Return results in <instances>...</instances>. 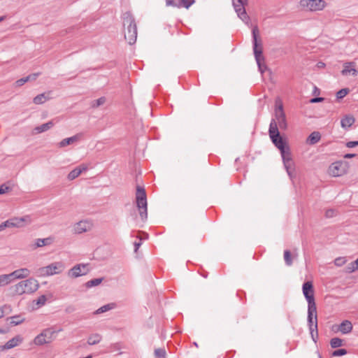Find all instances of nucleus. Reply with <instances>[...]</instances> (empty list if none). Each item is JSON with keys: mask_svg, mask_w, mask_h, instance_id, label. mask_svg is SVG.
I'll list each match as a JSON object with an SVG mask.
<instances>
[{"mask_svg": "<svg viewBox=\"0 0 358 358\" xmlns=\"http://www.w3.org/2000/svg\"><path fill=\"white\" fill-rule=\"evenodd\" d=\"M268 134L274 145L280 150L281 156H284L285 154L290 152L289 147L280 134L275 120H271L270 122Z\"/></svg>", "mask_w": 358, "mask_h": 358, "instance_id": "1", "label": "nucleus"}, {"mask_svg": "<svg viewBox=\"0 0 358 358\" xmlns=\"http://www.w3.org/2000/svg\"><path fill=\"white\" fill-rule=\"evenodd\" d=\"M123 26L126 28L124 38L129 45H133L136 41L137 27L135 19L131 12L127 11L122 15Z\"/></svg>", "mask_w": 358, "mask_h": 358, "instance_id": "2", "label": "nucleus"}, {"mask_svg": "<svg viewBox=\"0 0 358 358\" xmlns=\"http://www.w3.org/2000/svg\"><path fill=\"white\" fill-rule=\"evenodd\" d=\"M39 287L38 282L34 278H29L22 280L15 286L12 287L13 292L17 295L24 294H31L36 292Z\"/></svg>", "mask_w": 358, "mask_h": 358, "instance_id": "3", "label": "nucleus"}, {"mask_svg": "<svg viewBox=\"0 0 358 358\" xmlns=\"http://www.w3.org/2000/svg\"><path fill=\"white\" fill-rule=\"evenodd\" d=\"M302 291L308 302V315L310 317L313 314H317V308L315 302L314 289L312 282L306 281L303 284Z\"/></svg>", "mask_w": 358, "mask_h": 358, "instance_id": "4", "label": "nucleus"}, {"mask_svg": "<svg viewBox=\"0 0 358 358\" xmlns=\"http://www.w3.org/2000/svg\"><path fill=\"white\" fill-rule=\"evenodd\" d=\"M253 52L257 66L260 67V62H264L263 53V46L261 39H258L259 29L255 26L252 31Z\"/></svg>", "mask_w": 358, "mask_h": 358, "instance_id": "5", "label": "nucleus"}, {"mask_svg": "<svg viewBox=\"0 0 358 358\" xmlns=\"http://www.w3.org/2000/svg\"><path fill=\"white\" fill-rule=\"evenodd\" d=\"M136 206L139 210L140 216L142 220L146 219L148 217L147 211V197L145 190L141 186L136 187Z\"/></svg>", "mask_w": 358, "mask_h": 358, "instance_id": "6", "label": "nucleus"}, {"mask_svg": "<svg viewBox=\"0 0 358 358\" xmlns=\"http://www.w3.org/2000/svg\"><path fill=\"white\" fill-rule=\"evenodd\" d=\"M64 269L62 263L54 262L46 266L38 268L37 273L41 276H49L60 273Z\"/></svg>", "mask_w": 358, "mask_h": 358, "instance_id": "7", "label": "nucleus"}, {"mask_svg": "<svg viewBox=\"0 0 358 358\" xmlns=\"http://www.w3.org/2000/svg\"><path fill=\"white\" fill-rule=\"evenodd\" d=\"M299 5L301 8L313 12L322 10L327 3L324 0H300Z\"/></svg>", "mask_w": 358, "mask_h": 358, "instance_id": "8", "label": "nucleus"}, {"mask_svg": "<svg viewBox=\"0 0 358 358\" xmlns=\"http://www.w3.org/2000/svg\"><path fill=\"white\" fill-rule=\"evenodd\" d=\"M233 1V6L238 17L246 24L250 23V17L246 13L245 6L248 4V0H236Z\"/></svg>", "mask_w": 358, "mask_h": 358, "instance_id": "9", "label": "nucleus"}, {"mask_svg": "<svg viewBox=\"0 0 358 358\" xmlns=\"http://www.w3.org/2000/svg\"><path fill=\"white\" fill-rule=\"evenodd\" d=\"M273 120H275L278 128L279 127L282 130H285L287 128L286 116L282 104L276 106L275 110V118Z\"/></svg>", "mask_w": 358, "mask_h": 358, "instance_id": "10", "label": "nucleus"}, {"mask_svg": "<svg viewBox=\"0 0 358 358\" xmlns=\"http://www.w3.org/2000/svg\"><path fill=\"white\" fill-rule=\"evenodd\" d=\"M89 271L88 264H78L69 271L68 275L71 278H78L86 275Z\"/></svg>", "mask_w": 358, "mask_h": 358, "instance_id": "11", "label": "nucleus"}, {"mask_svg": "<svg viewBox=\"0 0 358 358\" xmlns=\"http://www.w3.org/2000/svg\"><path fill=\"white\" fill-rule=\"evenodd\" d=\"M310 318L309 315H308V325L310 330V334L311 335L313 341L316 343L317 339L318 338V329H317V314H313L311 315Z\"/></svg>", "mask_w": 358, "mask_h": 358, "instance_id": "12", "label": "nucleus"}, {"mask_svg": "<svg viewBox=\"0 0 358 358\" xmlns=\"http://www.w3.org/2000/svg\"><path fill=\"white\" fill-rule=\"evenodd\" d=\"M345 173V166L341 162L332 163L329 168V173L334 177L341 176Z\"/></svg>", "mask_w": 358, "mask_h": 358, "instance_id": "13", "label": "nucleus"}, {"mask_svg": "<svg viewBox=\"0 0 358 358\" xmlns=\"http://www.w3.org/2000/svg\"><path fill=\"white\" fill-rule=\"evenodd\" d=\"M11 221V227H22L26 224H29L31 222V219L30 215H25L21 217H13L10 219Z\"/></svg>", "mask_w": 358, "mask_h": 358, "instance_id": "14", "label": "nucleus"}, {"mask_svg": "<svg viewBox=\"0 0 358 358\" xmlns=\"http://www.w3.org/2000/svg\"><path fill=\"white\" fill-rule=\"evenodd\" d=\"M30 274V271L27 268H22L8 273L11 282L16 279H23L28 277Z\"/></svg>", "mask_w": 358, "mask_h": 358, "instance_id": "15", "label": "nucleus"}, {"mask_svg": "<svg viewBox=\"0 0 358 358\" xmlns=\"http://www.w3.org/2000/svg\"><path fill=\"white\" fill-rule=\"evenodd\" d=\"M22 341H23L22 337L20 335H17L16 336L13 337V338L10 339L9 341H8L5 343V345H0V351L13 348L17 346L19 344H20Z\"/></svg>", "mask_w": 358, "mask_h": 358, "instance_id": "16", "label": "nucleus"}, {"mask_svg": "<svg viewBox=\"0 0 358 358\" xmlns=\"http://www.w3.org/2000/svg\"><path fill=\"white\" fill-rule=\"evenodd\" d=\"M92 227V223L87 220H82L77 222L73 227V231L76 234H82L89 231Z\"/></svg>", "mask_w": 358, "mask_h": 358, "instance_id": "17", "label": "nucleus"}, {"mask_svg": "<svg viewBox=\"0 0 358 358\" xmlns=\"http://www.w3.org/2000/svg\"><path fill=\"white\" fill-rule=\"evenodd\" d=\"M283 162L284 166L289 176L292 177V171L294 170V162L291 157V152L285 154L284 156H281Z\"/></svg>", "mask_w": 358, "mask_h": 358, "instance_id": "18", "label": "nucleus"}, {"mask_svg": "<svg viewBox=\"0 0 358 358\" xmlns=\"http://www.w3.org/2000/svg\"><path fill=\"white\" fill-rule=\"evenodd\" d=\"M62 331V329H55L54 327L47 328L42 331V334L49 343L52 342L55 338V334Z\"/></svg>", "mask_w": 358, "mask_h": 358, "instance_id": "19", "label": "nucleus"}, {"mask_svg": "<svg viewBox=\"0 0 358 358\" xmlns=\"http://www.w3.org/2000/svg\"><path fill=\"white\" fill-rule=\"evenodd\" d=\"M358 73V71L355 68L354 62H345L343 65V69L341 71V74L343 76H348V74H352L354 76H356Z\"/></svg>", "mask_w": 358, "mask_h": 358, "instance_id": "20", "label": "nucleus"}, {"mask_svg": "<svg viewBox=\"0 0 358 358\" xmlns=\"http://www.w3.org/2000/svg\"><path fill=\"white\" fill-rule=\"evenodd\" d=\"M80 137H81V134H77L71 137L64 138L58 143V146L59 148H64L67 145H71V144L78 141L80 140Z\"/></svg>", "mask_w": 358, "mask_h": 358, "instance_id": "21", "label": "nucleus"}, {"mask_svg": "<svg viewBox=\"0 0 358 358\" xmlns=\"http://www.w3.org/2000/svg\"><path fill=\"white\" fill-rule=\"evenodd\" d=\"M87 169V167L85 165H82V166H78V167L75 168L74 169H73L68 174L67 178L69 180H73L76 179V178H78L82 173L83 171H86Z\"/></svg>", "mask_w": 358, "mask_h": 358, "instance_id": "22", "label": "nucleus"}, {"mask_svg": "<svg viewBox=\"0 0 358 358\" xmlns=\"http://www.w3.org/2000/svg\"><path fill=\"white\" fill-rule=\"evenodd\" d=\"M355 122V117L351 115H345L341 120L342 128L348 129Z\"/></svg>", "mask_w": 358, "mask_h": 358, "instance_id": "23", "label": "nucleus"}, {"mask_svg": "<svg viewBox=\"0 0 358 358\" xmlns=\"http://www.w3.org/2000/svg\"><path fill=\"white\" fill-rule=\"evenodd\" d=\"M338 330L343 334H347L352 331V322L348 320H343L338 327Z\"/></svg>", "mask_w": 358, "mask_h": 358, "instance_id": "24", "label": "nucleus"}, {"mask_svg": "<svg viewBox=\"0 0 358 358\" xmlns=\"http://www.w3.org/2000/svg\"><path fill=\"white\" fill-rule=\"evenodd\" d=\"M50 92L38 94L34 98L33 102L37 105L42 104L50 99Z\"/></svg>", "mask_w": 358, "mask_h": 358, "instance_id": "25", "label": "nucleus"}, {"mask_svg": "<svg viewBox=\"0 0 358 358\" xmlns=\"http://www.w3.org/2000/svg\"><path fill=\"white\" fill-rule=\"evenodd\" d=\"M321 139V134L319 131L312 132L307 138V143L309 145H315Z\"/></svg>", "mask_w": 358, "mask_h": 358, "instance_id": "26", "label": "nucleus"}, {"mask_svg": "<svg viewBox=\"0 0 358 358\" xmlns=\"http://www.w3.org/2000/svg\"><path fill=\"white\" fill-rule=\"evenodd\" d=\"M53 241L52 237H48L45 238H37L35 242V248H40L45 245H50Z\"/></svg>", "mask_w": 358, "mask_h": 358, "instance_id": "27", "label": "nucleus"}, {"mask_svg": "<svg viewBox=\"0 0 358 358\" xmlns=\"http://www.w3.org/2000/svg\"><path fill=\"white\" fill-rule=\"evenodd\" d=\"M115 306L116 305L114 303H108L98 308L94 313L96 315L101 314L115 308Z\"/></svg>", "mask_w": 358, "mask_h": 358, "instance_id": "28", "label": "nucleus"}, {"mask_svg": "<svg viewBox=\"0 0 358 358\" xmlns=\"http://www.w3.org/2000/svg\"><path fill=\"white\" fill-rule=\"evenodd\" d=\"M101 341V336L99 334H93L88 337L87 343L90 345L98 344Z\"/></svg>", "mask_w": 358, "mask_h": 358, "instance_id": "29", "label": "nucleus"}, {"mask_svg": "<svg viewBox=\"0 0 358 358\" xmlns=\"http://www.w3.org/2000/svg\"><path fill=\"white\" fill-rule=\"evenodd\" d=\"M103 280V278L92 279L85 283V287L87 288H91L92 287L97 286L102 282Z\"/></svg>", "mask_w": 358, "mask_h": 358, "instance_id": "30", "label": "nucleus"}, {"mask_svg": "<svg viewBox=\"0 0 358 358\" xmlns=\"http://www.w3.org/2000/svg\"><path fill=\"white\" fill-rule=\"evenodd\" d=\"M34 342L37 345H41L45 343H48L47 339L45 338V337H44L42 332L34 338Z\"/></svg>", "mask_w": 358, "mask_h": 358, "instance_id": "31", "label": "nucleus"}, {"mask_svg": "<svg viewBox=\"0 0 358 358\" xmlns=\"http://www.w3.org/2000/svg\"><path fill=\"white\" fill-rule=\"evenodd\" d=\"M330 345L332 348H337L343 345V340L340 338L335 337L331 339Z\"/></svg>", "mask_w": 358, "mask_h": 358, "instance_id": "32", "label": "nucleus"}, {"mask_svg": "<svg viewBox=\"0 0 358 358\" xmlns=\"http://www.w3.org/2000/svg\"><path fill=\"white\" fill-rule=\"evenodd\" d=\"M11 282L8 274L0 275V287L6 286L10 284Z\"/></svg>", "mask_w": 358, "mask_h": 358, "instance_id": "33", "label": "nucleus"}, {"mask_svg": "<svg viewBox=\"0 0 358 358\" xmlns=\"http://www.w3.org/2000/svg\"><path fill=\"white\" fill-rule=\"evenodd\" d=\"M357 270H358V258L355 261L349 264L346 267V271L348 273H352Z\"/></svg>", "mask_w": 358, "mask_h": 358, "instance_id": "34", "label": "nucleus"}, {"mask_svg": "<svg viewBox=\"0 0 358 358\" xmlns=\"http://www.w3.org/2000/svg\"><path fill=\"white\" fill-rule=\"evenodd\" d=\"M284 259L285 262V264L287 266H290L292 264V259L291 256V252L289 250H286L284 251Z\"/></svg>", "mask_w": 358, "mask_h": 358, "instance_id": "35", "label": "nucleus"}, {"mask_svg": "<svg viewBox=\"0 0 358 358\" xmlns=\"http://www.w3.org/2000/svg\"><path fill=\"white\" fill-rule=\"evenodd\" d=\"M350 90L348 88H343L340 90L336 92V97L338 99H341L344 98L348 93Z\"/></svg>", "mask_w": 358, "mask_h": 358, "instance_id": "36", "label": "nucleus"}, {"mask_svg": "<svg viewBox=\"0 0 358 358\" xmlns=\"http://www.w3.org/2000/svg\"><path fill=\"white\" fill-rule=\"evenodd\" d=\"M179 4H181V7H184L188 9L193 3H194V0H178Z\"/></svg>", "mask_w": 358, "mask_h": 358, "instance_id": "37", "label": "nucleus"}, {"mask_svg": "<svg viewBox=\"0 0 358 358\" xmlns=\"http://www.w3.org/2000/svg\"><path fill=\"white\" fill-rule=\"evenodd\" d=\"M106 102V98L104 96H101L96 100L92 101V106L93 108L99 107L103 105Z\"/></svg>", "mask_w": 358, "mask_h": 358, "instance_id": "38", "label": "nucleus"}, {"mask_svg": "<svg viewBox=\"0 0 358 358\" xmlns=\"http://www.w3.org/2000/svg\"><path fill=\"white\" fill-rule=\"evenodd\" d=\"M155 355L156 358H165L166 351L164 348L155 349Z\"/></svg>", "mask_w": 358, "mask_h": 358, "instance_id": "39", "label": "nucleus"}, {"mask_svg": "<svg viewBox=\"0 0 358 358\" xmlns=\"http://www.w3.org/2000/svg\"><path fill=\"white\" fill-rule=\"evenodd\" d=\"M347 353H348L347 350H345L344 348H341V349H338V350L333 351L331 355L333 357H341V356L345 355Z\"/></svg>", "mask_w": 358, "mask_h": 358, "instance_id": "40", "label": "nucleus"}, {"mask_svg": "<svg viewBox=\"0 0 358 358\" xmlns=\"http://www.w3.org/2000/svg\"><path fill=\"white\" fill-rule=\"evenodd\" d=\"M46 300H47V298H46L45 295H41L34 301L36 302V305H37L38 307H41V306L45 305Z\"/></svg>", "mask_w": 358, "mask_h": 358, "instance_id": "41", "label": "nucleus"}, {"mask_svg": "<svg viewBox=\"0 0 358 358\" xmlns=\"http://www.w3.org/2000/svg\"><path fill=\"white\" fill-rule=\"evenodd\" d=\"M345 262H346V259H345V257H337L334 260V264L336 266H342L343 265H344L345 264Z\"/></svg>", "mask_w": 358, "mask_h": 358, "instance_id": "42", "label": "nucleus"}, {"mask_svg": "<svg viewBox=\"0 0 358 358\" xmlns=\"http://www.w3.org/2000/svg\"><path fill=\"white\" fill-rule=\"evenodd\" d=\"M48 130V129L47 126L45 125V123L41 124V125H40V126L36 127L34 128V131L37 134H41V133L46 131Z\"/></svg>", "mask_w": 358, "mask_h": 358, "instance_id": "43", "label": "nucleus"}, {"mask_svg": "<svg viewBox=\"0 0 358 358\" xmlns=\"http://www.w3.org/2000/svg\"><path fill=\"white\" fill-rule=\"evenodd\" d=\"M29 80H30V77L26 76V77L22 78L17 80L15 82V85L17 87H20V86H22L25 83H27Z\"/></svg>", "mask_w": 358, "mask_h": 358, "instance_id": "44", "label": "nucleus"}, {"mask_svg": "<svg viewBox=\"0 0 358 358\" xmlns=\"http://www.w3.org/2000/svg\"><path fill=\"white\" fill-rule=\"evenodd\" d=\"M23 320L20 319V316L16 315L11 317L10 324L13 325H17L21 324Z\"/></svg>", "mask_w": 358, "mask_h": 358, "instance_id": "45", "label": "nucleus"}, {"mask_svg": "<svg viewBox=\"0 0 358 358\" xmlns=\"http://www.w3.org/2000/svg\"><path fill=\"white\" fill-rule=\"evenodd\" d=\"M11 224H12V223H11V221H10V219L2 222L0 224V231L4 230L7 227H11Z\"/></svg>", "mask_w": 358, "mask_h": 358, "instance_id": "46", "label": "nucleus"}, {"mask_svg": "<svg viewBox=\"0 0 358 358\" xmlns=\"http://www.w3.org/2000/svg\"><path fill=\"white\" fill-rule=\"evenodd\" d=\"M166 5L167 6H173L177 8L181 7V4L176 3L174 0H166Z\"/></svg>", "mask_w": 358, "mask_h": 358, "instance_id": "47", "label": "nucleus"}, {"mask_svg": "<svg viewBox=\"0 0 358 358\" xmlns=\"http://www.w3.org/2000/svg\"><path fill=\"white\" fill-rule=\"evenodd\" d=\"M9 189V187L6 186L5 184H3L0 186V194H3L7 192Z\"/></svg>", "mask_w": 358, "mask_h": 358, "instance_id": "48", "label": "nucleus"}, {"mask_svg": "<svg viewBox=\"0 0 358 358\" xmlns=\"http://www.w3.org/2000/svg\"><path fill=\"white\" fill-rule=\"evenodd\" d=\"M346 146L348 148H354V147H356V146H358V141H348L347 143H346Z\"/></svg>", "mask_w": 358, "mask_h": 358, "instance_id": "49", "label": "nucleus"}, {"mask_svg": "<svg viewBox=\"0 0 358 358\" xmlns=\"http://www.w3.org/2000/svg\"><path fill=\"white\" fill-rule=\"evenodd\" d=\"M264 62H260V67L258 66V69L261 73H263L266 70L267 66L264 64Z\"/></svg>", "mask_w": 358, "mask_h": 358, "instance_id": "50", "label": "nucleus"}, {"mask_svg": "<svg viewBox=\"0 0 358 358\" xmlns=\"http://www.w3.org/2000/svg\"><path fill=\"white\" fill-rule=\"evenodd\" d=\"M324 100L322 97H313L310 100V103H319Z\"/></svg>", "mask_w": 358, "mask_h": 358, "instance_id": "51", "label": "nucleus"}, {"mask_svg": "<svg viewBox=\"0 0 358 358\" xmlns=\"http://www.w3.org/2000/svg\"><path fill=\"white\" fill-rule=\"evenodd\" d=\"M334 214V210L332 209L327 210L325 213L326 217H333Z\"/></svg>", "mask_w": 358, "mask_h": 358, "instance_id": "52", "label": "nucleus"}, {"mask_svg": "<svg viewBox=\"0 0 358 358\" xmlns=\"http://www.w3.org/2000/svg\"><path fill=\"white\" fill-rule=\"evenodd\" d=\"M40 75L39 73H33L27 76V77H30V80H34L36 79V78Z\"/></svg>", "mask_w": 358, "mask_h": 358, "instance_id": "53", "label": "nucleus"}, {"mask_svg": "<svg viewBox=\"0 0 358 358\" xmlns=\"http://www.w3.org/2000/svg\"><path fill=\"white\" fill-rule=\"evenodd\" d=\"M45 124L47 126V128H48V130L50 129H51L54 126V124H55L53 120H50V121H49V122H46Z\"/></svg>", "mask_w": 358, "mask_h": 358, "instance_id": "54", "label": "nucleus"}, {"mask_svg": "<svg viewBox=\"0 0 358 358\" xmlns=\"http://www.w3.org/2000/svg\"><path fill=\"white\" fill-rule=\"evenodd\" d=\"M75 310V308L73 306H69L66 309V312L71 313Z\"/></svg>", "mask_w": 358, "mask_h": 358, "instance_id": "55", "label": "nucleus"}, {"mask_svg": "<svg viewBox=\"0 0 358 358\" xmlns=\"http://www.w3.org/2000/svg\"><path fill=\"white\" fill-rule=\"evenodd\" d=\"M354 157H355V154L348 153L344 155V158L345 159H351Z\"/></svg>", "mask_w": 358, "mask_h": 358, "instance_id": "56", "label": "nucleus"}, {"mask_svg": "<svg viewBox=\"0 0 358 358\" xmlns=\"http://www.w3.org/2000/svg\"><path fill=\"white\" fill-rule=\"evenodd\" d=\"M141 242H139V243H136H136H134L135 251H136V250L139 248V247L141 246Z\"/></svg>", "mask_w": 358, "mask_h": 358, "instance_id": "57", "label": "nucleus"}, {"mask_svg": "<svg viewBox=\"0 0 358 358\" xmlns=\"http://www.w3.org/2000/svg\"><path fill=\"white\" fill-rule=\"evenodd\" d=\"M4 316V310L2 308H0V318Z\"/></svg>", "mask_w": 358, "mask_h": 358, "instance_id": "58", "label": "nucleus"}, {"mask_svg": "<svg viewBox=\"0 0 358 358\" xmlns=\"http://www.w3.org/2000/svg\"><path fill=\"white\" fill-rule=\"evenodd\" d=\"M324 65H325V64H324V63H323V62H319V63L317 64L318 67H323V66H324Z\"/></svg>", "mask_w": 358, "mask_h": 358, "instance_id": "59", "label": "nucleus"}, {"mask_svg": "<svg viewBox=\"0 0 358 358\" xmlns=\"http://www.w3.org/2000/svg\"><path fill=\"white\" fill-rule=\"evenodd\" d=\"M5 19V16L0 17V22H2Z\"/></svg>", "mask_w": 358, "mask_h": 358, "instance_id": "60", "label": "nucleus"}, {"mask_svg": "<svg viewBox=\"0 0 358 358\" xmlns=\"http://www.w3.org/2000/svg\"><path fill=\"white\" fill-rule=\"evenodd\" d=\"M194 345L195 346H196V347L198 346V345H197V343H196V342H194Z\"/></svg>", "mask_w": 358, "mask_h": 358, "instance_id": "61", "label": "nucleus"}, {"mask_svg": "<svg viewBox=\"0 0 358 358\" xmlns=\"http://www.w3.org/2000/svg\"><path fill=\"white\" fill-rule=\"evenodd\" d=\"M10 358H15V357H10Z\"/></svg>", "mask_w": 358, "mask_h": 358, "instance_id": "62", "label": "nucleus"}, {"mask_svg": "<svg viewBox=\"0 0 358 358\" xmlns=\"http://www.w3.org/2000/svg\"><path fill=\"white\" fill-rule=\"evenodd\" d=\"M320 358H322V357L320 356Z\"/></svg>", "mask_w": 358, "mask_h": 358, "instance_id": "63", "label": "nucleus"}]
</instances>
